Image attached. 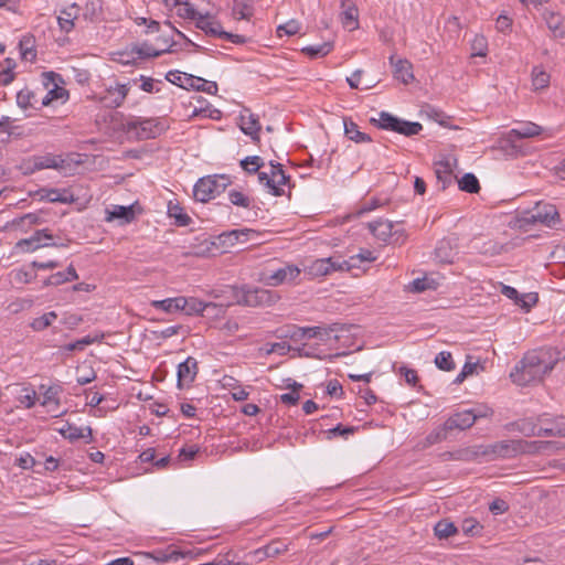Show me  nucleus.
Listing matches in <instances>:
<instances>
[{"label":"nucleus","mask_w":565,"mask_h":565,"mask_svg":"<svg viewBox=\"0 0 565 565\" xmlns=\"http://www.w3.org/2000/svg\"><path fill=\"white\" fill-rule=\"evenodd\" d=\"M559 360V352L554 348L529 351L511 371L510 377L520 386L540 383L554 370Z\"/></svg>","instance_id":"f257e3e1"},{"label":"nucleus","mask_w":565,"mask_h":565,"mask_svg":"<svg viewBox=\"0 0 565 565\" xmlns=\"http://www.w3.org/2000/svg\"><path fill=\"white\" fill-rule=\"evenodd\" d=\"M553 441H526L522 439L500 440L490 445L475 447L473 455L484 457L487 460L514 458L520 454H536L552 448Z\"/></svg>","instance_id":"f03ea898"},{"label":"nucleus","mask_w":565,"mask_h":565,"mask_svg":"<svg viewBox=\"0 0 565 565\" xmlns=\"http://www.w3.org/2000/svg\"><path fill=\"white\" fill-rule=\"evenodd\" d=\"M234 302L247 307H268L277 302L279 297L271 290L260 287H233Z\"/></svg>","instance_id":"7ed1b4c3"},{"label":"nucleus","mask_w":565,"mask_h":565,"mask_svg":"<svg viewBox=\"0 0 565 565\" xmlns=\"http://www.w3.org/2000/svg\"><path fill=\"white\" fill-rule=\"evenodd\" d=\"M231 184V179L225 174L207 175L199 179L193 189L196 201L205 203L223 193Z\"/></svg>","instance_id":"20e7f679"},{"label":"nucleus","mask_w":565,"mask_h":565,"mask_svg":"<svg viewBox=\"0 0 565 565\" xmlns=\"http://www.w3.org/2000/svg\"><path fill=\"white\" fill-rule=\"evenodd\" d=\"M371 122L380 129L394 131L406 137L418 135L423 125L418 121H407L387 111H381L379 119H371Z\"/></svg>","instance_id":"39448f33"},{"label":"nucleus","mask_w":565,"mask_h":565,"mask_svg":"<svg viewBox=\"0 0 565 565\" xmlns=\"http://www.w3.org/2000/svg\"><path fill=\"white\" fill-rule=\"evenodd\" d=\"M61 83H63V79L60 74L55 72L42 73L41 85L43 88V107L51 105L54 100H62V103H64L68 98V92L60 86Z\"/></svg>","instance_id":"423d86ee"},{"label":"nucleus","mask_w":565,"mask_h":565,"mask_svg":"<svg viewBox=\"0 0 565 565\" xmlns=\"http://www.w3.org/2000/svg\"><path fill=\"white\" fill-rule=\"evenodd\" d=\"M492 414V409L487 406H479L476 408L465 409L450 416L446 423V429H467L470 428L478 418L487 417Z\"/></svg>","instance_id":"0eeeda50"},{"label":"nucleus","mask_w":565,"mask_h":565,"mask_svg":"<svg viewBox=\"0 0 565 565\" xmlns=\"http://www.w3.org/2000/svg\"><path fill=\"white\" fill-rule=\"evenodd\" d=\"M526 224L541 223L554 227L559 223V214L555 205L550 203H537L535 207L523 217Z\"/></svg>","instance_id":"6e6552de"},{"label":"nucleus","mask_w":565,"mask_h":565,"mask_svg":"<svg viewBox=\"0 0 565 565\" xmlns=\"http://www.w3.org/2000/svg\"><path fill=\"white\" fill-rule=\"evenodd\" d=\"M301 274L298 266L288 264L276 270H265L262 273V279L268 286H279L286 282H294Z\"/></svg>","instance_id":"1a4fd4ad"},{"label":"nucleus","mask_w":565,"mask_h":565,"mask_svg":"<svg viewBox=\"0 0 565 565\" xmlns=\"http://www.w3.org/2000/svg\"><path fill=\"white\" fill-rule=\"evenodd\" d=\"M195 25L209 35L218 36L235 44H244L247 41L244 35L224 31L220 22L211 21L206 15H200Z\"/></svg>","instance_id":"9d476101"},{"label":"nucleus","mask_w":565,"mask_h":565,"mask_svg":"<svg viewBox=\"0 0 565 565\" xmlns=\"http://www.w3.org/2000/svg\"><path fill=\"white\" fill-rule=\"evenodd\" d=\"M345 264L347 263L335 257L319 258L312 262L308 266L307 270L308 274L312 277H321L330 275L333 271L344 270Z\"/></svg>","instance_id":"9b49d317"},{"label":"nucleus","mask_w":565,"mask_h":565,"mask_svg":"<svg viewBox=\"0 0 565 565\" xmlns=\"http://www.w3.org/2000/svg\"><path fill=\"white\" fill-rule=\"evenodd\" d=\"M290 543L282 539L271 540L265 546H262L249 553L257 562H263L266 558H275L289 551Z\"/></svg>","instance_id":"f8f14e48"},{"label":"nucleus","mask_w":565,"mask_h":565,"mask_svg":"<svg viewBox=\"0 0 565 565\" xmlns=\"http://www.w3.org/2000/svg\"><path fill=\"white\" fill-rule=\"evenodd\" d=\"M130 130H136L139 139H153L160 136L166 127L157 119H143L128 125Z\"/></svg>","instance_id":"ddd939ff"},{"label":"nucleus","mask_w":565,"mask_h":565,"mask_svg":"<svg viewBox=\"0 0 565 565\" xmlns=\"http://www.w3.org/2000/svg\"><path fill=\"white\" fill-rule=\"evenodd\" d=\"M198 370H199L198 361L192 356H188L185 361L181 362L178 365V372H177L178 387L179 388H183L184 386L189 387L195 380Z\"/></svg>","instance_id":"4468645a"},{"label":"nucleus","mask_w":565,"mask_h":565,"mask_svg":"<svg viewBox=\"0 0 565 565\" xmlns=\"http://www.w3.org/2000/svg\"><path fill=\"white\" fill-rule=\"evenodd\" d=\"M42 94L43 88L42 85L31 89L25 87L18 92L17 94V104L19 107L23 109L34 108L38 109L42 106Z\"/></svg>","instance_id":"2eb2a0df"},{"label":"nucleus","mask_w":565,"mask_h":565,"mask_svg":"<svg viewBox=\"0 0 565 565\" xmlns=\"http://www.w3.org/2000/svg\"><path fill=\"white\" fill-rule=\"evenodd\" d=\"M52 239L53 235L49 232V230H39L35 231L34 234L29 238L20 241L18 245L26 246V250L33 252L40 247L57 246L56 243L51 242Z\"/></svg>","instance_id":"dca6fc26"},{"label":"nucleus","mask_w":565,"mask_h":565,"mask_svg":"<svg viewBox=\"0 0 565 565\" xmlns=\"http://www.w3.org/2000/svg\"><path fill=\"white\" fill-rule=\"evenodd\" d=\"M128 93L129 86L127 84H117L114 87L109 86L100 100L107 107L117 108L122 105Z\"/></svg>","instance_id":"f3484780"},{"label":"nucleus","mask_w":565,"mask_h":565,"mask_svg":"<svg viewBox=\"0 0 565 565\" xmlns=\"http://www.w3.org/2000/svg\"><path fill=\"white\" fill-rule=\"evenodd\" d=\"M543 20L554 39L565 38V17L558 12L545 10Z\"/></svg>","instance_id":"a211bd4d"},{"label":"nucleus","mask_w":565,"mask_h":565,"mask_svg":"<svg viewBox=\"0 0 565 565\" xmlns=\"http://www.w3.org/2000/svg\"><path fill=\"white\" fill-rule=\"evenodd\" d=\"M79 10L78 4L73 3L61 11V15L57 17V23L62 31L70 33L74 29V21L79 19Z\"/></svg>","instance_id":"6ab92c4d"},{"label":"nucleus","mask_w":565,"mask_h":565,"mask_svg":"<svg viewBox=\"0 0 565 565\" xmlns=\"http://www.w3.org/2000/svg\"><path fill=\"white\" fill-rule=\"evenodd\" d=\"M66 161L62 156L46 153L44 156H38L33 158V169H56L62 170L65 168Z\"/></svg>","instance_id":"aec40b11"},{"label":"nucleus","mask_w":565,"mask_h":565,"mask_svg":"<svg viewBox=\"0 0 565 565\" xmlns=\"http://www.w3.org/2000/svg\"><path fill=\"white\" fill-rule=\"evenodd\" d=\"M107 215L105 220L111 222L114 220H120V224L131 223L136 217L135 205H114L111 210L106 211Z\"/></svg>","instance_id":"412c9836"},{"label":"nucleus","mask_w":565,"mask_h":565,"mask_svg":"<svg viewBox=\"0 0 565 565\" xmlns=\"http://www.w3.org/2000/svg\"><path fill=\"white\" fill-rule=\"evenodd\" d=\"M390 63L393 66V75L396 79L404 84H408L413 78L412 64L407 60H395L394 55L390 56Z\"/></svg>","instance_id":"4be33fe9"},{"label":"nucleus","mask_w":565,"mask_h":565,"mask_svg":"<svg viewBox=\"0 0 565 565\" xmlns=\"http://www.w3.org/2000/svg\"><path fill=\"white\" fill-rule=\"evenodd\" d=\"M60 434L70 441H75L79 438L86 439V443L93 441V430L89 426L84 428L76 427L73 424L66 423L60 430Z\"/></svg>","instance_id":"5701e85b"},{"label":"nucleus","mask_w":565,"mask_h":565,"mask_svg":"<svg viewBox=\"0 0 565 565\" xmlns=\"http://www.w3.org/2000/svg\"><path fill=\"white\" fill-rule=\"evenodd\" d=\"M160 40H162L163 44L168 45L167 49L156 50L152 45H150L148 43H142L140 45H135L131 51L134 53H136L140 58L158 57L164 53L173 52V50H172V46L174 45L173 42L171 44H169L168 39L160 38Z\"/></svg>","instance_id":"b1692460"},{"label":"nucleus","mask_w":565,"mask_h":565,"mask_svg":"<svg viewBox=\"0 0 565 565\" xmlns=\"http://www.w3.org/2000/svg\"><path fill=\"white\" fill-rule=\"evenodd\" d=\"M341 23L349 30H355L359 26L358 8L351 0H342Z\"/></svg>","instance_id":"393cba45"},{"label":"nucleus","mask_w":565,"mask_h":565,"mask_svg":"<svg viewBox=\"0 0 565 565\" xmlns=\"http://www.w3.org/2000/svg\"><path fill=\"white\" fill-rule=\"evenodd\" d=\"M104 10H103V0H87L84 8L82 18L83 20L96 23L103 20Z\"/></svg>","instance_id":"a878e982"},{"label":"nucleus","mask_w":565,"mask_h":565,"mask_svg":"<svg viewBox=\"0 0 565 565\" xmlns=\"http://www.w3.org/2000/svg\"><path fill=\"white\" fill-rule=\"evenodd\" d=\"M393 223L388 220H376L367 223L370 232L380 241L387 242L392 236Z\"/></svg>","instance_id":"bb28decb"},{"label":"nucleus","mask_w":565,"mask_h":565,"mask_svg":"<svg viewBox=\"0 0 565 565\" xmlns=\"http://www.w3.org/2000/svg\"><path fill=\"white\" fill-rule=\"evenodd\" d=\"M180 297V311L184 312L188 316L201 315L205 309H207L211 306H214L213 303H204L203 301L194 297Z\"/></svg>","instance_id":"cd10ccee"},{"label":"nucleus","mask_w":565,"mask_h":565,"mask_svg":"<svg viewBox=\"0 0 565 565\" xmlns=\"http://www.w3.org/2000/svg\"><path fill=\"white\" fill-rule=\"evenodd\" d=\"M188 87L193 88L198 92H204L210 95H215L217 93V84L215 82L206 81L202 77L189 75V77H184V82Z\"/></svg>","instance_id":"c85d7f7f"},{"label":"nucleus","mask_w":565,"mask_h":565,"mask_svg":"<svg viewBox=\"0 0 565 565\" xmlns=\"http://www.w3.org/2000/svg\"><path fill=\"white\" fill-rule=\"evenodd\" d=\"M242 131L250 136V138L254 141L259 140V130H260V124L256 116L248 115V116H241V125H239Z\"/></svg>","instance_id":"c756f323"},{"label":"nucleus","mask_w":565,"mask_h":565,"mask_svg":"<svg viewBox=\"0 0 565 565\" xmlns=\"http://www.w3.org/2000/svg\"><path fill=\"white\" fill-rule=\"evenodd\" d=\"M250 233H253L250 230H233L222 233L218 236L220 244L225 247H232L237 243H244Z\"/></svg>","instance_id":"7c9ffc66"},{"label":"nucleus","mask_w":565,"mask_h":565,"mask_svg":"<svg viewBox=\"0 0 565 565\" xmlns=\"http://www.w3.org/2000/svg\"><path fill=\"white\" fill-rule=\"evenodd\" d=\"M343 124H344V134L350 140L354 141L356 143L372 141L371 136L365 132L360 131L359 126L351 119L344 118Z\"/></svg>","instance_id":"2f4dec72"},{"label":"nucleus","mask_w":565,"mask_h":565,"mask_svg":"<svg viewBox=\"0 0 565 565\" xmlns=\"http://www.w3.org/2000/svg\"><path fill=\"white\" fill-rule=\"evenodd\" d=\"M78 279V275L73 265H70L65 271H58L51 275L45 281V286H58L67 281Z\"/></svg>","instance_id":"473e14b6"},{"label":"nucleus","mask_w":565,"mask_h":565,"mask_svg":"<svg viewBox=\"0 0 565 565\" xmlns=\"http://www.w3.org/2000/svg\"><path fill=\"white\" fill-rule=\"evenodd\" d=\"M341 329L342 327L338 322L331 323L327 327H307V338H318L322 341H326L330 338L332 332H337Z\"/></svg>","instance_id":"72a5a7b5"},{"label":"nucleus","mask_w":565,"mask_h":565,"mask_svg":"<svg viewBox=\"0 0 565 565\" xmlns=\"http://www.w3.org/2000/svg\"><path fill=\"white\" fill-rule=\"evenodd\" d=\"M542 132V128L534 122H524L520 127L514 128L510 131L511 136L519 139L536 137Z\"/></svg>","instance_id":"f704fd0d"},{"label":"nucleus","mask_w":565,"mask_h":565,"mask_svg":"<svg viewBox=\"0 0 565 565\" xmlns=\"http://www.w3.org/2000/svg\"><path fill=\"white\" fill-rule=\"evenodd\" d=\"M434 532L439 540H447L450 536L457 534L458 529L454 522H450L447 519H443L435 524Z\"/></svg>","instance_id":"c9c22d12"},{"label":"nucleus","mask_w":565,"mask_h":565,"mask_svg":"<svg viewBox=\"0 0 565 565\" xmlns=\"http://www.w3.org/2000/svg\"><path fill=\"white\" fill-rule=\"evenodd\" d=\"M436 178L438 183L441 184V189L445 190L451 184L454 174L448 162H438L435 169Z\"/></svg>","instance_id":"e433bc0d"},{"label":"nucleus","mask_w":565,"mask_h":565,"mask_svg":"<svg viewBox=\"0 0 565 565\" xmlns=\"http://www.w3.org/2000/svg\"><path fill=\"white\" fill-rule=\"evenodd\" d=\"M373 260H375L373 252L370 249H362L359 254L351 256L349 259H343L342 262L347 263L344 265V270H350L351 268L359 267L363 262Z\"/></svg>","instance_id":"4c0bfd02"},{"label":"nucleus","mask_w":565,"mask_h":565,"mask_svg":"<svg viewBox=\"0 0 565 565\" xmlns=\"http://www.w3.org/2000/svg\"><path fill=\"white\" fill-rule=\"evenodd\" d=\"M168 214L175 220V224L179 226H186L191 222V217L183 212V209L178 203L169 202Z\"/></svg>","instance_id":"58836bf2"},{"label":"nucleus","mask_w":565,"mask_h":565,"mask_svg":"<svg viewBox=\"0 0 565 565\" xmlns=\"http://www.w3.org/2000/svg\"><path fill=\"white\" fill-rule=\"evenodd\" d=\"M532 85L535 90L544 89L550 85V74L542 67L534 66L532 70Z\"/></svg>","instance_id":"ea45409f"},{"label":"nucleus","mask_w":565,"mask_h":565,"mask_svg":"<svg viewBox=\"0 0 565 565\" xmlns=\"http://www.w3.org/2000/svg\"><path fill=\"white\" fill-rule=\"evenodd\" d=\"M2 65L3 68L0 71V85L7 86L14 79L13 70L15 68L17 63L13 58L7 57L4 58Z\"/></svg>","instance_id":"a19ab883"},{"label":"nucleus","mask_w":565,"mask_h":565,"mask_svg":"<svg viewBox=\"0 0 565 565\" xmlns=\"http://www.w3.org/2000/svg\"><path fill=\"white\" fill-rule=\"evenodd\" d=\"M180 301L181 297L167 298L163 300H154L151 302V306L164 312L172 313L180 311Z\"/></svg>","instance_id":"79ce46f5"},{"label":"nucleus","mask_w":565,"mask_h":565,"mask_svg":"<svg viewBox=\"0 0 565 565\" xmlns=\"http://www.w3.org/2000/svg\"><path fill=\"white\" fill-rule=\"evenodd\" d=\"M459 190L468 193H478L480 190L479 180L472 173H466L458 181Z\"/></svg>","instance_id":"37998d69"},{"label":"nucleus","mask_w":565,"mask_h":565,"mask_svg":"<svg viewBox=\"0 0 565 565\" xmlns=\"http://www.w3.org/2000/svg\"><path fill=\"white\" fill-rule=\"evenodd\" d=\"M333 45L330 42H324L318 45H309L301 50L302 53L308 55L311 58L322 57L329 54L332 50Z\"/></svg>","instance_id":"c03bdc74"},{"label":"nucleus","mask_w":565,"mask_h":565,"mask_svg":"<svg viewBox=\"0 0 565 565\" xmlns=\"http://www.w3.org/2000/svg\"><path fill=\"white\" fill-rule=\"evenodd\" d=\"M104 339V333L93 335H86L79 340L68 343L64 347L66 351L84 350L86 345L99 342Z\"/></svg>","instance_id":"a18cd8bd"},{"label":"nucleus","mask_w":565,"mask_h":565,"mask_svg":"<svg viewBox=\"0 0 565 565\" xmlns=\"http://www.w3.org/2000/svg\"><path fill=\"white\" fill-rule=\"evenodd\" d=\"M286 387L290 388L291 392L280 395L281 403H284L286 405L298 404V402L300 399L298 392L302 388V384L292 381L291 383H288Z\"/></svg>","instance_id":"49530a36"},{"label":"nucleus","mask_w":565,"mask_h":565,"mask_svg":"<svg viewBox=\"0 0 565 565\" xmlns=\"http://www.w3.org/2000/svg\"><path fill=\"white\" fill-rule=\"evenodd\" d=\"M264 166L263 158L258 156H249L241 160L242 169L248 174H254Z\"/></svg>","instance_id":"de8ad7c7"},{"label":"nucleus","mask_w":565,"mask_h":565,"mask_svg":"<svg viewBox=\"0 0 565 565\" xmlns=\"http://www.w3.org/2000/svg\"><path fill=\"white\" fill-rule=\"evenodd\" d=\"M56 318L57 315L54 311H50L33 319L30 326L34 331H42L50 327Z\"/></svg>","instance_id":"09e8293b"},{"label":"nucleus","mask_w":565,"mask_h":565,"mask_svg":"<svg viewBox=\"0 0 565 565\" xmlns=\"http://www.w3.org/2000/svg\"><path fill=\"white\" fill-rule=\"evenodd\" d=\"M355 430L356 428L353 426H343L339 424L335 427L328 429L326 435L327 439L329 440H332L337 437H343L347 439L350 435L354 434Z\"/></svg>","instance_id":"8fccbe9b"},{"label":"nucleus","mask_w":565,"mask_h":565,"mask_svg":"<svg viewBox=\"0 0 565 565\" xmlns=\"http://www.w3.org/2000/svg\"><path fill=\"white\" fill-rule=\"evenodd\" d=\"M258 174V181L265 184L273 195L280 196L284 194V190L276 185V180L266 172H256Z\"/></svg>","instance_id":"3c124183"},{"label":"nucleus","mask_w":565,"mask_h":565,"mask_svg":"<svg viewBox=\"0 0 565 565\" xmlns=\"http://www.w3.org/2000/svg\"><path fill=\"white\" fill-rule=\"evenodd\" d=\"M435 364L443 371H451L455 369V362L450 352H439L435 358Z\"/></svg>","instance_id":"603ef678"},{"label":"nucleus","mask_w":565,"mask_h":565,"mask_svg":"<svg viewBox=\"0 0 565 565\" xmlns=\"http://www.w3.org/2000/svg\"><path fill=\"white\" fill-rule=\"evenodd\" d=\"M436 258L441 263H452V250L447 242H440L435 249Z\"/></svg>","instance_id":"864d4df0"},{"label":"nucleus","mask_w":565,"mask_h":565,"mask_svg":"<svg viewBox=\"0 0 565 565\" xmlns=\"http://www.w3.org/2000/svg\"><path fill=\"white\" fill-rule=\"evenodd\" d=\"M300 31V23L296 20H289L285 24H280L277 28V35L281 38L282 35H295Z\"/></svg>","instance_id":"5fc2aeb1"},{"label":"nucleus","mask_w":565,"mask_h":565,"mask_svg":"<svg viewBox=\"0 0 565 565\" xmlns=\"http://www.w3.org/2000/svg\"><path fill=\"white\" fill-rule=\"evenodd\" d=\"M228 199L233 205L248 209L250 206V199L237 190L228 192Z\"/></svg>","instance_id":"6e6d98bb"},{"label":"nucleus","mask_w":565,"mask_h":565,"mask_svg":"<svg viewBox=\"0 0 565 565\" xmlns=\"http://www.w3.org/2000/svg\"><path fill=\"white\" fill-rule=\"evenodd\" d=\"M487 40L482 35H476L471 49H472V55L475 56H486L487 55Z\"/></svg>","instance_id":"4d7b16f0"},{"label":"nucleus","mask_w":565,"mask_h":565,"mask_svg":"<svg viewBox=\"0 0 565 565\" xmlns=\"http://www.w3.org/2000/svg\"><path fill=\"white\" fill-rule=\"evenodd\" d=\"M461 527L467 535H476L482 530L480 523L475 519H465Z\"/></svg>","instance_id":"13d9d810"},{"label":"nucleus","mask_w":565,"mask_h":565,"mask_svg":"<svg viewBox=\"0 0 565 565\" xmlns=\"http://www.w3.org/2000/svg\"><path fill=\"white\" fill-rule=\"evenodd\" d=\"M518 430L526 437L535 436L536 424L530 419H523L516 424Z\"/></svg>","instance_id":"bf43d9fd"},{"label":"nucleus","mask_w":565,"mask_h":565,"mask_svg":"<svg viewBox=\"0 0 565 565\" xmlns=\"http://www.w3.org/2000/svg\"><path fill=\"white\" fill-rule=\"evenodd\" d=\"M51 404H55L56 406L60 405L58 390L53 386L49 387L44 392L43 401H42V405H51Z\"/></svg>","instance_id":"052dcab7"},{"label":"nucleus","mask_w":565,"mask_h":565,"mask_svg":"<svg viewBox=\"0 0 565 565\" xmlns=\"http://www.w3.org/2000/svg\"><path fill=\"white\" fill-rule=\"evenodd\" d=\"M29 44H31V40L29 38H24L23 40L20 41L19 45L21 49V55H22V58L33 60L36 56V52Z\"/></svg>","instance_id":"680f3d73"},{"label":"nucleus","mask_w":565,"mask_h":565,"mask_svg":"<svg viewBox=\"0 0 565 565\" xmlns=\"http://www.w3.org/2000/svg\"><path fill=\"white\" fill-rule=\"evenodd\" d=\"M190 74H185V73H181L179 71H170L166 78L167 81H169L170 83L174 84V85H178L182 88H188V85H185L183 82H184V77H189Z\"/></svg>","instance_id":"e2e57ef3"},{"label":"nucleus","mask_w":565,"mask_h":565,"mask_svg":"<svg viewBox=\"0 0 565 565\" xmlns=\"http://www.w3.org/2000/svg\"><path fill=\"white\" fill-rule=\"evenodd\" d=\"M35 398H36V393L34 390L24 388L22 391V394H20V396H19V402L21 404H24L25 407L30 408V407L34 406Z\"/></svg>","instance_id":"0e129e2a"},{"label":"nucleus","mask_w":565,"mask_h":565,"mask_svg":"<svg viewBox=\"0 0 565 565\" xmlns=\"http://www.w3.org/2000/svg\"><path fill=\"white\" fill-rule=\"evenodd\" d=\"M286 337H289L294 341H299L307 338V327L292 326L289 328Z\"/></svg>","instance_id":"69168bd1"},{"label":"nucleus","mask_w":565,"mask_h":565,"mask_svg":"<svg viewBox=\"0 0 565 565\" xmlns=\"http://www.w3.org/2000/svg\"><path fill=\"white\" fill-rule=\"evenodd\" d=\"M184 8L180 9L179 15L185 19L196 20L199 21V17L202 15L200 12H198L192 4L189 2H184Z\"/></svg>","instance_id":"338daca9"},{"label":"nucleus","mask_w":565,"mask_h":565,"mask_svg":"<svg viewBox=\"0 0 565 565\" xmlns=\"http://www.w3.org/2000/svg\"><path fill=\"white\" fill-rule=\"evenodd\" d=\"M399 373L405 377L407 384L412 385L413 387L417 385L418 375L415 370L402 366L399 369Z\"/></svg>","instance_id":"774afa93"}]
</instances>
